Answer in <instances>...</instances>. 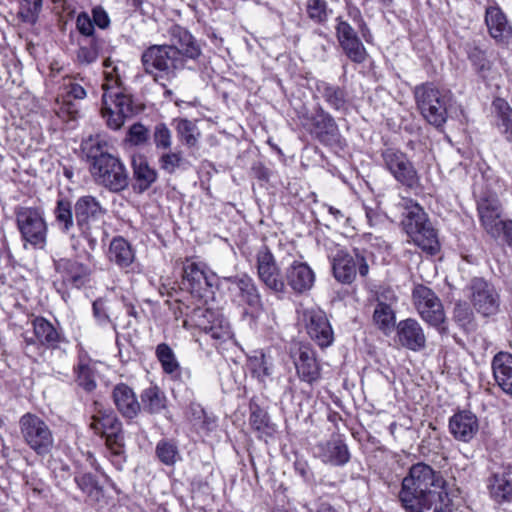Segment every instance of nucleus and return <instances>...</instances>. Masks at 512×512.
I'll list each match as a JSON object with an SVG mask.
<instances>
[{
    "instance_id": "14",
    "label": "nucleus",
    "mask_w": 512,
    "mask_h": 512,
    "mask_svg": "<svg viewBox=\"0 0 512 512\" xmlns=\"http://www.w3.org/2000/svg\"><path fill=\"white\" fill-rule=\"evenodd\" d=\"M412 298L421 318L440 332H444L445 313L442 302L435 292L429 287L419 284L414 287Z\"/></svg>"
},
{
    "instance_id": "33",
    "label": "nucleus",
    "mask_w": 512,
    "mask_h": 512,
    "mask_svg": "<svg viewBox=\"0 0 512 512\" xmlns=\"http://www.w3.org/2000/svg\"><path fill=\"white\" fill-rule=\"evenodd\" d=\"M131 164L133 169L132 188L135 193L142 194L156 182L158 174L141 156H134Z\"/></svg>"
},
{
    "instance_id": "50",
    "label": "nucleus",
    "mask_w": 512,
    "mask_h": 512,
    "mask_svg": "<svg viewBox=\"0 0 512 512\" xmlns=\"http://www.w3.org/2000/svg\"><path fill=\"white\" fill-rule=\"evenodd\" d=\"M373 320L381 329H387L394 325L395 314L388 304L379 302L374 310Z\"/></svg>"
},
{
    "instance_id": "51",
    "label": "nucleus",
    "mask_w": 512,
    "mask_h": 512,
    "mask_svg": "<svg viewBox=\"0 0 512 512\" xmlns=\"http://www.w3.org/2000/svg\"><path fill=\"white\" fill-rule=\"evenodd\" d=\"M153 142L157 149H169L172 144V134L170 129L164 124L159 123L155 126L153 132Z\"/></svg>"
},
{
    "instance_id": "4",
    "label": "nucleus",
    "mask_w": 512,
    "mask_h": 512,
    "mask_svg": "<svg viewBox=\"0 0 512 512\" xmlns=\"http://www.w3.org/2000/svg\"><path fill=\"white\" fill-rule=\"evenodd\" d=\"M74 214L79 235L86 240L90 250H95L103 232L106 209L96 197L84 195L76 200Z\"/></svg>"
},
{
    "instance_id": "55",
    "label": "nucleus",
    "mask_w": 512,
    "mask_h": 512,
    "mask_svg": "<svg viewBox=\"0 0 512 512\" xmlns=\"http://www.w3.org/2000/svg\"><path fill=\"white\" fill-rule=\"evenodd\" d=\"M76 27L80 34L89 38L97 37L94 35V23L92 18L86 13L81 12L76 19Z\"/></svg>"
},
{
    "instance_id": "63",
    "label": "nucleus",
    "mask_w": 512,
    "mask_h": 512,
    "mask_svg": "<svg viewBox=\"0 0 512 512\" xmlns=\"http://www.w3.org/2000/svg\"><path fill=\"white\" fill-rule=\"evenodd\" d=\"M505 242L512 247V220H507L506 227L502 231Z\"/></svg>"
},
{
    "instance_id": "56",
    "label": "nucleus",
    "mask_w": 512,
    "mask_h": 512,
    "mask_svg": "<svg viewBox=\"0 0 512 512\" xmlns=\"http://www.w3.org/2000/svg\"><path fill=\"white\" fill-rule=\"evenodd\" d=\"M129 141L134 145H142L149 138L148 129L141 123L133 124L129 129Z\"/></svg>"
},
{
    "instance_id": "18",
    "label": "nucleus",
    "mask_w": 512,
    "mask_h": 512,
    "mask_svg": "<svg viewBox=\"0 0 512 512\" xmlns=\"http://www.w3.org/2000/svg\"><path fill=\"white\" fill-rule=\"evenodd\" d=\"M217 276L205 266L187 260L183 265V284L192 294L203 297L205 292L216 285Z\"/></svg>"
},
{
    "instance_id": "9",
    "label": "nucleus",
    "mask_w": 512,
    "mask_h": 512,
    "mask_svg": "<svg viewBox=\"0 0 512 512\" xmlns=\"http://www.w3.org/2000/svg\"><path fill=\"white\" fill-rule=\"evenodd\" d=\"M20 435L24 443L40 457L50 455L55 438L46 421L33 413H26L19 419Z\"/></svg>"
},
{
    "instance_id": "47",
    "label": "nucleus",
    "mask_w": 512,
    "mask_h": 512,
    "mask_svg": "<svg viewBox=\"0 0 512 512\" xmlns=\"http://www.w3.org/2000/svg\"><path fill=\"white\" fill-rule=\"evenodd\" d=\"M340 46L347 58L356 64L364 63L368 57L367 50L360 38L344 42Z\"/></svg>"
},
{
    "instance_id": "44",
    "label": "nucleus",
    "mask_w": 512,
    "mask_h": 512,
    "mask_svg": "<svg viewBox=\"0 0 512 512\" xmlns=\"http://www.w3.org/2000/svg\"><path fill=\"white\" fill-rule=\"evenodd\" d=\"M307 17L316 24H325L333 11L325 0H307L305 4Z\"/></svg>"
},
{
    "instance_id": "12",
    "label": "nucleus",
    "mask_w": 512,
    "mask_h": 512,
    "mask_svg": "<svg viewBox=\"0 0 512 512\" xmlns=\"http://www.w3.org/2000/svg\"><path fill=\"white\" fill-rule=\"evenodd\" d=\"M332 271L335 279L342 284H351L357 273L361 277H366L369 273V265L363 253L354 249L348 252L344 249H338L331 256Z\"/></svg>"
},
{
    "instance_id": "16",
    "label": "nucleus",
    "mask_w": 512,
    "mask_h": 512,
    "mask_svg": "<svg viewBox=\"0 0 512 512\" xmlns=\"http://www.w3.org/2000/svg\"><path fill=\"white\" fill-rule=\"evenodd\" d=\"M256 268L259 280L266 288L275 292L285 291V280L276 259L267 246H262L256 253Z\"/></svg>"
},
{
    "instance_id": "1",
    "label": "nucleus",
    "mask_w": 512,
    "mask_h": 512,
    "mask_svg": "<svg viewBox=\"0 0 512 512\" xmlns=\"http://www.w3.org/2000/svg\"><path fill=\"white\" fill-rule=\"evenodd\" d=\"M168 33L170 44L151 45L141 55L144 72L163 87L176 78L186 59L195 60L201 55L199 44L188 30L173 25Z\"/></svg>"
},
{
    "instance_id": "53",
    "label": "nucleus",
    "mask_w": 512,
    "mask_h": 512,
    "mask_svg": "<svg viewBox=\"0 0 512 512\" xmlns=\"http://www.w3.org/2000/svg\"><path fill=\"white\" fill-rule=\"evenodd\" d=\"M77 486L86 494L92 495L94 491H99L98 481L91 473H84L75 476Z\"/></svg>"
},
{
    "instance_id": "13",
    "label": "nucleus",
    "mask_w": 512,
    "mask_h": 512,
    "mask_svg": "<svg viewBox=\"0 0 512 512\" xmlns=\"http://www.w3.org/2000/svg\"><path fill=\"white\" fill-rule=\"evenodd\" d=\"M302 125L312 136L326 146L338 143L341 145L342 143L341 134L334 117L320 104L314 108L313 114L302 117Z\"/></svg>"
},
{
    "instance_id": "11",
    "label": "nucleus",
    "mask_w": 512,
    "mask_h": 512,
    "mask_svg": "<svg viewBox=\"0 0 512 512\" xmlns=\"http://www.w3.org/2000/svg\"><path fill=\"white\" fill-rule=\"evenodd\" d=\"M474 193L478 195L477 210L481 225L492 238L498 239L507 220L501 218L502 208L497 194L490 190L478 191V184L475 185Z\"/></svg>"
},
{
    "instance_id": "48",
    "label": "nucleus",
    "mask_w": 512,
    "mask_h": 512,
    "mask_svg": "<svg viewBox=\"0 0 512 512\" xmlns=\"http://www.w3.org/2000/svg\"><path fill=\"white\" fill-rule=\"evenodd\" d=\"M176 131L181 141L189 146L193 147L198 141L199 132L196 125L188 119L176 120Z\"/></svg>"
},
{
    "instance_id": "35",
    "label": "nucleus",
    "mask_w": 512,
    "mask_h": 512,
    "mask_svg": "<svg viewBox=\"0 0 512 512\" xmlns=\"http://www.w3.org/2000/svg\"><path fill=\"white\" fill-rule=\"evenodd\" d=\"M108 258L121 269H127L135 259V253L130 243L123 237H115L108 250Z\"/></svg>"
},
{
    "instance_id": "26",
    "label": "nucleus",
    "mask_w": 512,
    "mask_h": 512,
    "mask_svg": "<svg viewBox=\"0 0 512 512\" xmlns=\"http://www.w3.org/2000/svg\"><path fill=\"white\" fill-rule=\"evenodd\" d=\"M397 336L399 343L409 350L420 351L426 347L424 330L413 318H407L398 323Z\"/></svg>"
},
{
    "instance_id": "3",
    "label": "nucleus",
    "mask_w": 512,
    "mask_h": 512,
    "mask_svg": "<svg viewBox=\"0 0 512 512\" xmlns=\"http://www.w3.org/2000/svg\"><path fill=\"white\" fill-rule=\"evenodd\" d=\"M406 212L402 221L403 228L413 243L423 251L434 255L439 250L436 230L429 221L423 208L411 199H404Z\"/></svg>"
},
{
    "instance_id": "29",
    "label": "nucleus",
    "mask_w": 512,
    "mask_h": 512,
    "mask_svg": "<svg viewBox=\"0 0 512 512\" xmlns=\"http://www.w3.org/2000/svg\"><path fill=\"white\" fill-rule=\"evenodd\" d=\"M112 397L116 408L125 418L133 419L141 410V404L133 389L124 383L113 388Z\"/></svg>"
},
{
    "instance_id": "46",
    "label": "nucleus",
    "mask_w": 512,
    "mask_h": 512,
    "mask_svg": "<svg viewBox=\"0 0 512 512\" xmlns=\"http://www.w3.org/2000/svg\"><path fill=\"white\" fill-rule=\"evenodd\" d=\"M466 52L477 73L482 78H486L492 65L487 59L485 52L475 44H467Z\"/></svg>"
},
{
    "instance_id": "54",
    "label": "nucleus",
    "mask_w": 512,
    "mask_h": 512,
    "mask_svg": "<svg viewBox=\"0 0 512 512\" xmlns=\"http://www.w3.org/2000/svg\"><path fill=\"white\" fill-rule=\"evenodd\" d=\"M336 36L339 44L359 38L354 28L346 21L337 18Z\"/></svg>"
},
{
    "instance_id": "59",
    "label": "nucleus",
    "mask_w": 512,
    "mask_h": 512,
    "mask_svg": "<svg viewBox=\"0 0 512 512\" xmlns=\"http://www.w3.org/2000/svg\"><path fill=\"white\" fill-rule=\"evenodd\" d=\"M455 320L462 326L466 327L471 323L472 313L467 307L457 306L454 310Z\"/></svg>"
},
{
    "instance_id": "64",
    "label": "nucleus",
    "mask_w": 512,
    "mask_h": 512,
    "mask_svg": "<svg viewBox=\"0 0 512 512\" xmlns=\"http://www.w3.org/2000/svg\"><path fill=\"white\" fill-rule=\"evenodd\" d=\"M315 512H338L333 506L324 501H319L316 503Z\"/></svg>"
},
{
    "instance_id": "32",
    "label": "nucleus",
    "mask_w": 512,
    "mask_h": 512,
    "mask_svg": "<svg viewBox=\"0 0 512 512\" xmlns=\"http://www.w3.org/2000/svg\"><path fill=\"white\" fill-rule=\"evenodd\" d=\"M315 90L332 110L338 112L347 110L348 94L344 88L323 80H318L315 83Z\"/></svg>"
},
{
    "instance_id": "52",
    "label": "nucleus",
    "mask_w": 512,
    "mask_h": 512,
    "mask_svg": "<svg viewBox=\"0 0 512 512\" xmlns=\"http://www.w3.org/2000/svg\"><path fill=\"white\" fill-rule=\"evenodd\" d=\"M182 155L180 152H166L159 158L161 169L172 174L182 163Z\"/></svg>"
},
{
    "instance_id": "34",
    "label": "nucleus",
    "mask_w": 512,
    "mask_h": 512,
    "mask_svg": "<svg viewBox=\"0 0 512 512\" xmlns=\"http://www.w3.org/2000/svg\"><path fill=\"white\" fill-rule=\"evenodd\" d=\"M32 324L37 341L47 348L56 349L65 340L57 329L43 317L35 318Z\"/></svg>"
},
{
    "instance_id": "25",
    "label": "nucleus",
    "mask_w": 512,
    "mask_h": 512,
    "mask_svg": "<svg viewBox=\"0 0 512 512\" xmlns=\"http://www.w3.org/2000/svg\"><path fill=\"white\" fill-rule=\"evenodd\" d=\"M316 455L323 463L343 466L350 460V453L343 439L337 435L316 446Z\"/></svg>"
},
{
    "instance_id": "28",
    "label": "nucleus",
    "mask_w": 512,
    "mask_h": 512,
    "mask_svg": "<svg viewBox=\"0 0 512 512\" xmlns=\"http://www.w3.org/2000/svg\"><path fill=\"white\" fill-rule=\"evenodd\" d=\"M285 280L294 292L304 293L313 287L315 274L307 263L294 261L286 268Z\"/></svg>"
},
{
    "instance_id": "39",
    "label": "nucleus",
    "mask_w": 512,
    "mask_h": 512,
    "mask_svg": "<svg viewBox=\"0 0 512 512\" xmlns=\"http://www.w3.org/2000/svg\"><path fill=\"white\" fill-rule=\"evenodd\" d=\"M492 106L497 117V127L501 134L509 142H512V108L508 102L502 98L493 101Z\"/></svg>"
},
{
    "instance_id": "36",
    "label": "nucleus",
    "mask_w": 512,
    "mask_h": 512,
    "mask_svg": "<svg viewBox=\"0 0 512 512\" xmlns=\"http://www.w3.org/2000/svg\"><path fill=\"white\" fill-rule=\"evenodd\" d=\"M485 21L491 36L495 39H505L512 33V28L508 24L506 16L497 7H490L486 10Z\"/></svg>"
},
{
    "instance_id": "58",
    "label": "nucleus",
    "mask_w": 512,
    "mask_h": 512,
    "mask_svg": "<svg viewBox=\"0 0 512 512\" xmlns=\"http://www.w3.org/2000/svg\"><path fill=\"white\" fill-rule=\"evenodd\" d=\"M93 314L97 322L104 325L110 321L109 316L106 313L105 303L101 299H97L93 302Z\"/></svg>"
},
{
    "instance_id": "10",
    "label": "nucleus",
    "mask_w": 512,
    "mask_h": 512,
    "mask_svg": "<svg viewBox=\"0 0 512 512\" xmlns=\"http://www.w3.org/2000/svg\"><path fill=\"white\" fill-rule=\"evenodd\" d=\"M16 224L24 246L44 249L47 244L48 226L43 212L34 207H19L15 211Z\"/></svg>"
},
{
    "instance_id": "49",
    "label": "nucleus",
    "mask_w": 512,
    "mask_h": 512,
    "mask_svg": "<svg viewBox=\"0 0 512 512\" xmlns=\"http://www.w3.org/2000/svg\"><path fill=\"white\" fill-rule=\"evenodd\" d=\"M156 454L159 460L168 466L174 465L180 459L177 445L170 440L159 441L156 446Z\"/></svg>"
},
{
    "instance_id": "2",
    "label": "nucleus",
    "mask_w": 512,
    "mask_h": 512,
    "mask_svg": "<svg viewBox=\"0 0 512 512\" xmlns=\"http://www.w3.org/2000/svg\"><path fill=\"white\" fill-rule=\"evenodd\" d=\"M440 472L419 462L403 478L399 501L406 512H446L447 491Z\"/></svg>"
},
{
    "instance_id": "20",
    "label": "nucleus",
    "mask_w": 512,
    "mask_h": 512,
    "mask_svg": "<svg viewBox=\"0 0 512 512\" xmlns=\"http://www.w3.org/2000/svg\"><path fill=\"white\" fill-rule=\"evenodd\" d=\"M471 302L483 316L493 315L499 309V296L495 288L482 278H475L471 282Z\"/></svg>"
},
{
    "instance_id": "15",
    "label": "nucleus",
    "mask_w": 512,
    "mask_h": 512,
    "mask_svg": "<svg viewBox=\"0 0 512 512\" xmlns=\"http://www.w3.org/2000/svg\"><path fill=\"white\" fill-rule=\"evenodd\" d=\"M387 170L402 185L413 188L419 183V176L408 156L400 150L387 148L382 152Z\"/></svg>"
},
{
    "instance_id": "23",
    "label": "nucleus",
    "mask_w": 512,
    "mask_h": 512,
    "mask_svg": "<svg viewBox=\"0 0 512 512\" xmlns=\"http://www.w3.org/2000/svg\"><path fill=\"white\" fill-rule=\"evenodd\" d=\"M54 268L65 285L78 289L86 283L90 275L88 266L68 258L54 260Z\"/></svg>"
},
{
    "instance_id": "8",
    "label": "nucleus",
    "mask_w": 512,
    "mask_h": 512,
    "mask_svg": "<svg viewBox=\"0 0 512 512\" xmlns=\"http://www.w3.org/2000/svg\"><path fill=\"white\" fill-rule=\"evenodd\" d=\"M90 158V171L98 184L114 193L121 192L128 187V172L118 158L108 153L90 156Z\"/></svg>"
},
{
    "instance_id": "60",
    "label": "nucleus",
    "mask_w": 512,
    "mask_h": 512,
    "mask_svg": "<svg viewBox=\"0 0 512 512\" xmlns=\"http://www.w3.org/2000/svg\"><path fill=\"white\" fill-rule=\"evenodd\" d=\"M250 424L258 431H261L267 426V417L262 410H256L251 413Z\"/></svg>"
},
{
    "instance_id": "31",
    "label": "nucleus",
    "mask_w": 512,
    "mask_h": 512,
    "mask_svg": "<svg viewBox=\"0 0 512 512\" xmlns=\"http://www.w3.org/2000/svg\"><path fill=\"white\" fill-rule=\"evenodd\" d=\"M74 206L66 198H60L56 202L53 210L54 223L56 227L66 235H70L71 245L73 249H77L79 245L78 238L74 234H70L74 227Z\"/></svg>"
},
{
    "instance_id": "27",
    "label": "nucleus",
    "mask_w": 512,
    "mask_h": 512,
    "mask_svg": "<svg viewBox=\"0 0 512 512\" xmlns=\"http://www.w3.org/2000/svg\"><path fill=\"white\" fill-rule=\"evenodd\" d=\"M231 285L229 289L234 291L240 302L253 309H260L262 306L261 296L253 279L247 274L225 278Z\"/></svg>"
},
{
    "instance_id": "17",
    "label": "nucleus",
    "mask_w": 512,
    "mask_h": 512,
    "mask_svg": "<svg viewBox=\"0 0 512 512\" xmlns=\"http://www.w3.org/2000/svg\"><path fill=\"white\" fill-rule=\"evenodd\" d=\"M192 319L195 325L203 330L212 339L224 342L231 337V327L226 318L210 309L196 308Z\"/></svg>"
},
{
    "instance_id": "7",
    "label": "nucleus",
    "mask_w": 512,
    "mask_h": 512,
    "mask_svg": "<svg viewBox=\"0 0 512 512\" xmlns=\"http://www.w3.org/2000/svg\"><path fill=\"white\" fill-rule=\"evenodd\" d=\"M91 428L106 439L108 457L117 470H122L126 462L122 423L113 412H99L94 415Z\"/></svg>"
},
{
    "instance_id": "43",
    "label": "nucleus",
    "mask_w": 512,
    "mask_h": 512,
    "mask_svg": "<svg viewBox=\"0 0 512 512\" xmlns=\"http://www.w3.org/2000/svg\"><path fill=\"white\" fill-rule=\"evenodd\" d=\"M249 366L253 375L260 381H264L273 373L272 359L262 351H256L255 354L249 358Z\"/></svg>"
},
{
    "instance_id": "21",
    "label": "nucleus",
    "mask_w": 512,
    "mask_h": 512,
    "mask_svg": "<svg viewBox=\"0 0 512 512\" xmlns=\"http://www.w3.org/2000/svg\"><path fill=\"white\" fill-rule=\"evenodd\" d=\"M293 357L296 372L301 381L312 385L321 379V366L312 348L300 345Z\"/></svg>"
},
{
    "instance_id": "38",
    "label": "nucleus",
    "mask_w": 512,
    "mask_h": 512,
    "mask_svg": "<svg viewBox=\"0 0 512 512\" xmlns=\"http://www.w3.org/2000/svg\"><path fill=\"white\" fill-rule=\"evenodd\" d=\"M165 393L157 386H150L141 393V408L147 413L158 414L166 408Z\"/></svg>"
},
{
    "instance_id": "57",
    "label": "nucleus",
    "mask_w": 512,
    "mask_h": 512,
    "mask_svg": "<svg viewBox=\"0 0 512 512\" xmlns=\"http://www.w3.org/2000/svg\"><path fill=\"white\" fill-rule=\"evenodd\" d=\"M92 21L94 26L96 25L100 29H106L110 25L108 13L101 6H96L92 9Z\"/></svg>"
},
{
    "instance_id": "41",
    "label": "nucleus",
    "mask_w": 512,
    "mask_h": 512,
    "mask_svg": "<svg viewBox=\"0 0 512 512\" xmlns=\"http://www.w3.org/2000/svg\"><path fill=\"white\" fill-rule=\"evenodd\" d=\"M101 46L102 41L99 37H92L80 42L76 53L77 63L87 66L96 62Z\"/></svg>"
},
{
    "instance_id": "30",
    "label": "nucleus",
    "mask_w": 512,
    "mask_h": 512,
    "mask_svg": "<svg viewBox=\"0 0 512 512\" xmlns=\"http://www.w3.org/2000/svg\"><path fill=\"white\" fill-rule=\"evenodd\" d=\"M492 372L501 390L512 396V354L499 352L492 359Z\"/></svg>"
},
{
    "instance_id": "19",
    "label": "nucleus",
    "mask_w": 512,
    "mask_h": 512,
    "mask_svg": "<svg viewBox=\"0 0 512 512\" xmlns=\"http://www.w3.org/2000/svg\"><path fill=\"white\" fill-rule=\"evenodd\" d=\"M303 318L311 339L322 348L332 344L333 331L324 311L319 308H309L304 310Z\"/></svg>"
},
{
    "instance_id": "42",
    "label": "nucleus",
    "mask_w": 512,
    "mask_h": 512,
    "mask_svg": "<svg viewBox=\"0 0 512 512\" xmlns=\"http://www.w3.org/2000/svg\"><path fill=\"white\" fill-rule=\"evenodd\" d=\"M76 374V382L87 392H91L96 388L94 367L91 366L90 360L86 357H80L78 365L74 368Z\"/></svg>"
},
{
    "instance_id": "61",
    "label": "nucleus",
    "mask_w": 512,
    "mask_h": 512,
    "mask_svg": "<svg viewBox=\"0 0 512 512\" xmlns=\"http://www.w3.org/2000/svg\"><path fill=\"white\" fill-rule=\"evenodd\" d=\"M190 413L193 420H200L205 415L204 409L199 404L195 403L190 405Z\"/></svg>"
},
{
    "instance_id": "37",
    "label": "nucleus",
    "mask_w": 512,
    "mask_h": 512,
    "mask_svg": "<svg viewBox=\"0 0 512 512\" xmlns=\"http://www.w3.org/2000/svg\"><path fill=\"white\" fill-rule=\"evenodd\" d=\"M490 496L497 503L512 501V480L504 474H494L488 480Z\"/></svg>"
},
{
    "instance_id": "24",
    "label": "nucleus",
    "mask_w": 512,
    "mask_h": 512,
    "mask_svg": "<svg viewBox=\"0 0 512 512\" xmlns=\"http://www.w3.org/2000/svg\"><path fill=\"white\" fill-rule=\"evenodd\" d=\"M85 97L86 91L81 85L70 83L67 86L66 95L57 102V116L65 123L76 122L80 117V106L76 100H82Z\"/></svg>"
},
{
    "instance_id": "45",
    "label": "nucleus",
    "mask_w": 512,
    "mask_h": 512,
    "mask_svg": "<svg viewBox=\"0 0 512 512\" xmlns=\"http://www.w3.org/2000/svg\"><path fill=\"white\" fill-rule=\"evenodd\" d=\"M43 7V0H19L17 16L26 24L35 25Z\"/></svg>"
},
{
    "instance_id": "5",
    "label": "nucleus",
    "mask_w": 512,
    "mask_h": 512,
    "mask_svg": "<svg viewBox=\"0 0 512 512\" xmlns=\"http://www.w3.org/2000/svg\"><path fill=\"white\" fill-rule=\"evenodd\" d=\"M102 88V116L106 119L107 125L114 129H120L127 118L132 117L137 109L133 105L129 95L122 91L119 85V79L110 75L106 76V81Z\"/></svg>"
},
{
    "instance_id": "40",
    "label": "nucleus",
    "mask_w": 512,
    "mask_h": 512,
    "mask_svg": "<svg viewBox=\"0 0 512 512\" xmlns=\"http://www.w3.org/2000/svg\"><path fill=\"white\" fill-rule=\"evenodd\" d=\"M157 360L160 362L165 374L172 378H178L181 374V367L172 348L166 343H160L155 350Z\"/></svg>"
},
{
    "instance_id": "62",
    "label": "nucleus",
    "mask_w": 512,
    "mask_h": 512,
    "mask_svg": "<svg viewBox=\"0 0 512 512\" xmlns=\"http://www.w3.org/2000/svg\"><path fill=\"white\" fill-rule=\"evenodd\" d=\"M295 471L300 474L303 478L308 477L309 467L304 461H296L294 463Z\"/></svg>"
},
{
    "instance_id": "6",
    "label": "nucleus",
    "mask_w": 512,
    "mask_h": 512,
    "mask_svg": "<svg viewBox=\"0 0 512 512\" xmlns=\"http://www.w3.org/2000/svg\"><path fill=\"white\" fill-rule=\"evenodd\" d=\"M414 96L421 115L429 124L439 128L446 123L451 101L448 91L439 89L432 83H425L416 86Z\"/></svg>"
},
{
    "instance_id": "22",
    "label": "nucleus",
    "mask_w": 512,
    "mask_h": 512,
    "mask_svg": "<svg viewBox=\"0 0 512 512\" xmlns=\"http://www.w3.org/2000/svg\"><path fill=\"white\" fill-rule=\"evenodd\" d=\"M479 419L471 411L461 410L453 414L448 423L450 434L459 442L469 443L479 432Z\"/></svg>"
}]
</instances>
